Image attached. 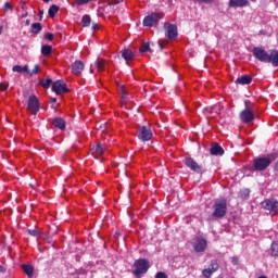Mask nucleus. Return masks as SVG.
Segmentation results:
<instances>
[{
  "label": "nucleus",
  "mask_w": 278,
  "mask_h": 278,
  "mask_svg": "<svg viewBox=\"0 0 278 278\" xmlns=\"http://www.w3.org/2000/svg\"><path fill=\"white\" fill-rule=\"evenodd\" d=\"M119 91L122 94V100H126V98H128V92L126 91V88L124 85H119Z\"/></svg>",
  "instance_id": "nucleus-34"
},
{
  "label": "nucleus",
  "mask_w": 278,
  "mask_h": 278,
  "mask_svg": "<svg viewBox=\"0 0 278 278\" xmlns=\"http://www.w3.org/2000/svg\"><path fill=\"white\" fill-rule=\"evenodd\" d=\"M197 3H212L214 0H194Z\"/></svg>",
  "instance_id": "nucleus-43"
},
{
  "label": "nucleus",
  "mask_w": 278,
  "mask_h": 278,
  "mask_svg": "<svg viewBox=\"0 0 278 278\" xmlns=\"http://www.w3.org/2000/svg\"><path fill=\"white\" fill-rule=\"evenodd\" d=\"M38 72H40V66L38 64H36L35 67H33L31 72H30V76L37 74Z\"/></svg>",
  "instance_id": "nucleus-36"
},
{
  "label": "nucleus",
  "mask_w": 278,
  "mask_h": 278,
  "mask_svg": "<svg viewBox=\"0 0 278 278\" xmlns=\"http://www.w3.org/2000/svg\"><path fill=\"white\" fill-rule=\"evenodd\" d=\"M105 152V148L103 146H101V143H96L92 149H91V153H92V156L94 159H98L100 157L101 155H103Z\"/></svg>",
  "instance_id": "nucleus-16"
},
{
  "label": "nucleus",
  "mask_w": 278,
  "mask_h": 278,
  "mask_svg": "<svg viewBox=\"0 0 278 278\" xmlns=\"http://www.w3.org/2000/svg\"><path fill=\"white\" fill-rule=\"evenodd\" d=\"M250 189L245 188L239 192L240 199L247 200L250 199Z\"/></svg>",
  "instance_id": "nucleus-32"
},
{
  "label": "nucleus",
  "mask_w": 278,
  "mask_h": 278,
  "mask_svg": "<svg viewBox=\"0 0 278 278\" xmlns=\"http://www.w3.org/2000/svg\"><path fill=\"white\" fill-rule=\"evenodd\" d=\"M28 16V12H24L22 15H21V18H26Z\"/></svg>",
  "instance_id": "nucleus-48"
},
{
  "label": "nucleus",
  "mask_w": 278,
  "mask_h": 278,
  "mask_svg": "<svg viewBox=\"0 0 278 278\" xmlns=\"http://www.w3.org/2000/svg\"><path fill=\"white\" fill-rule=\"evenodd\" d=\"M59 11H60V7H58L56 4H53L50 7V9H48V15L51 18H55Z\"/></svg>",
  "instance_id": "nucleus-26"
},
{
  "label": "nucleus",
  "mask_w": 278,
  "mask_h": 278,
  "mask_svg": "<svg viewBox=\"0 0 278 278\" xmlns=\"http://www.w3.org/2000/svg\"><path fill=\"white\" fill-rule=\"evenodd\" d=\"M27 110L31 115H37L40 111V101L35 94L28 98Z\"/></svg>",
  "instance_id": "nucleus-7"
},
{
  "label": "nucleus",
  "mask_w": 278,
  "mask_h": 278,
  "mask_svg": "<svg viewBox=\"0 0 278 278\" xmlns=\"http://www.w3.org/2000/svg\"><path fill=\"white\" fill-rule=\"evenodd\" d=\"M239 119L241 123L250 124L255 119V111L254 109H245L241 111L239 114Z\"/></svg>",
  "instance_id": "nucleus-8"
},
{
  "label": "nucleus",
  "mask_w": 278,
  "mask_h": 278,
  "mask_svg": "<svg viewBox=\"0 0 278 278\" xmlns=\"http://www.w3.org/2000/svg\"><path fill=\"white\" fill-rule=\"evenodd\" d=\"M42 31V25H41V23H33L31 24V30H30V33L33 34V35H38V34H40Z\"/></svg>",
  "instance_id": "nucleus-27"
},
{
  "label": "nucleus",
  "mask_w": 278,
  "mask_h": 278,
  "mask_svg": "<svg viewBox=\"0 0 278 278\" xmlns=\"http://www.w3.org/2000/svg\"><path fill=\"white\" fill-rule=\"evenodd\" d=\"M166 36H167L168 39L177 38L178 37V27L174 24H168Z\"/></svg>",
  "instance_id": "nucleus-17"
},
{
  "label": "nucleus",
  "mask_w": 278,
  "mask_h": 278,
  "mask_svg": "<svg viewBox=\"0 0 278 278\" xmlns=\"http://www.w3.org/2000/svg\"><path fill=\"white\" fill-rule=\"evenodd\" d=\"M84 27H89L91 24L90 15L86 14L84 15L83 20L80 21Z\"/></svg>",
  "instance_id": "nucleus-33"
},
{
  "label": "nucleus",
  "mask_w": 278,
  "mask_h": 278,
  "mask_svg": "<svg viewBox=\"0 0 278 278\" xmlns=\"http://www.w3.org/2000/svg\"><path fill=\"white\" fill-rule=\"evenodd\" d=\"M52 124L56 129H61V130L66 129V122L62 117H54L52 121Z\"/></svg>",
  "instance_id": "nucleus-19"
},
{
  "label": "nucleus",
  "mask_w": 278,
  "mask_h": 278,
  "mask_svg": "<svg viewBox=\"0 0 278 278\" xmlns=\"http://www.w3.org/2000/svg\"><path fill=\"white\" fill-rule=\"evenodd\" d=\"M274 170H277L278 172V161L276 164H274Z\"/></svg>",
  "instance_id": "nucleus-50"
},
{
  "label": "nucleus",
  "mask_w": 278,
  "mask_h": 278,
  "mask_svg": "<svg viewBox=\"0 0 278 278\" xmlns=\"http://www.w3.org/2000/svg\"><path fill=\"white\" fill-rule=\"evenodd\" d=\"M258 278H267L266 276H261V277H258Z\"/></svg>",
  "instance_id": "nucleus-56"
},
{
  "label": "nucleus",
  "mask_w": 278,
  "mask_h": 278,
  "mask_svg": "<svg viewBox=\"0 0 278 278\" xmlns=\"http://www.w3.org/2000/svg\"><path fill=\"white\" fill-rule=\"evenodd\" d=\"M96 0H76L75 2H74V4H76V5H84V4H88V3H90V2H94Z\"/></svg>",
  "instance_id": "nucleus-35"
},
{
  "label": "nucleus",
  "mask_w": 278,
  "mask_h": 278,
  "mask_svg": "<svg viewBox=\"0 0 278 278\" xmlns=\"http://www.w3.org/2000/svg\"><path fill=\"white\" fill-rule=\"evenodd\" d=\"M219 269V264L217 261H212L208 265V268L202 270V276L205 278H211L214 273H217Z\"/></svg>",
  "instance_id": "nucleus-13"
},
{
  "label": "nucleus",
  "mask_w": 278,
  "mask_h": 278,
  "mask_svg": "<svg viewBox=\"0 0 278 278\" xmlns=\"http://www.w3.org/2000/svg\"><path fill=\"white\" fill-rule=\"evenodd\" d=\"M71 68L73 74H75L76 76H79L85 68V64L83 61H76L72 63Z\"/></svg>",
  "instance_id": "nucleus-15"
},
{
  "label": "nucleus",
  "mask_w": 278,
  "mask_h": 278,
  "mask_svg": "<svg viewBox=\"0 0 278 278\" xmlns=\"http://www.w3.org/2000/svg\"><path fill=\"white\" fill-rule=\"evenodd\" d=\"M230 261H231L232 265H235V266H237L238 263H239V260H238L237 256H232V257L230 258Z\"/></svg>",
  "instance_id": "nucleus-42"
},
{
  "label": "nucleus",
  "mask_w": 278,
  "mask_h": 278,
  "mask_svg": "<svg viewBox=\"0 0 278 278\" xmlns=\"http://www.w3.org/2000/svg\"><path fill=\"white\" fill-rule=\"evenodd\" d=\"M52 0H41L43 3H50Z\"/></svg>",
  "instance_id": "nucleus-53"
},
{
  "label": "nucleus",
  "mask_w": 278,
  "mask_h": 278,
  "mask_svg": "<svg viewBox=\"0 0 278 278\" xmlns=\"http://www.w3.org/2000/svg\"><path fill=\"white\" fill-rule=\"evenodd\" d=\"M223 106L220 103L214 104L213 106L205 108L204 112L208 114H220Z\"/></svg>",
  "instance_id": "nucleus-22"
},
{
  "label": "nucleus",
  "mask_w": 278,
  "mask_h": 278,
  "mask_svg": "<svg viewBox=\"0 0 278 278\" xmlns=\"http://www.w3.org/2000/svg\"><path fill=\"white\" fill-rule=\"evenodd\" d=\"M94 65H96V68L98 72H105V65H106V62L105 60L103 59H97L96 62H94Z\"/></svg>",
  "instance_id": "nucleus-24"
},
{
  "label": "nucleus",
  "mask_w": 278,
  "mask_h": 278,
  "mask_svg": "<svg viewBox=\"0 0 278 278\" xmlns=\"http://www.w3.org/2000/svg\"><path fill=\"white\" fill-rule=\"evenodd\" d=\"M92 28H93V30H97V29L99 28V25H98V24H94V25L92 26Z\"/></svg>",
  "instance_id": "nucleus-52"
},
{
  "label": "nucleus",
  "mask_w": 278,
  "mask_h": 278,
  "mask_svg": "<svg viewBox=\"0 0 278 278\" xmlns=\"http://www.w3.org/2000/svg\"><path fill=\"white\" fill-rule=\"evenodd\" d=\"M121 58L125 61H132L136 59V54L130 49H124L121 51Z\"/></svg>",
  "instance_id": "nucleus-20"
},
{
  "label": "nucleus",
  "mask_w": 278,
  "mask_h": 278,
  "mask_svg": "<svg viewBox=\"0 0 278 278\" xmlns=\"http://www.w3.org/2000/svg\"><path fill=\"white\" fill-rule=\"evenodd\" d=\"M4 271V268L2 265H0V273H3Z\"/></svg>",
  "instance_id": "nucleus-54"
},
{
  "label": "nucleus",
  "mask_w": 278,
  "mask_h": 278,
  "mask_svg": "<svg viewBox=\"0 0 278 278\" xmlns=\"http://www.w3.org/2000/svg\"><path fill=\"white\" fill-rule=\"evenodd\" d=\"M52 91L55 94H64L68 92V89L64 80L59 79L52 84Z\"/></svg>",
  "instance_id": "nucleus-11"
},
{
  "label": "nucleus",
  "mask_w": 278,
  "mask_h": 278,
  "mask_svg": "<svg viewBox=\"0 0 278 278\" xmlns=\"http://www.w3.org/2000/svg\"><path fill=\"white\" fill-rule=\"evenodd\" d=\"M21 268L23 269L24 274H26L28 276V278H33L34 266L31 264H22Z\"/></svg>",
  "instance_id": "nucleus-23"
},
{
  "label": "nucleus",
  "mask_w": 278,
  "mask_h": 278,
  "mask_svg": "<svg viewBox=\"0 0 278 278\" xmlns=\"http://www.w3.org/2000/svg\"><path fill=\"white\" fill-rule=\"evenodd\" d=\"M54 38H55V36L53 34H51V33H47L45 35V39L46 40L52 41Z\"/></svg>",
  "instance_id": "nucleus-38"
},
{
  "label": "nucleus",
  "mask_w": 278,
  "mask_h": 278,
  "mask_svg": "<svg viewBox=\"0 0 278 278\" xmlns=\"http://www.w3.org/2000/svg\"><path fill=\"white\" fill-rule=\"evenodd\" d=\"M51 84H52V79L50 77H47V79H40L39 80V86L41 88H45V89H48L51 87Z\"/></svg>",
  "instance_id": "nucleus-29"
},
{
  "label": "nucleus",
  "mask_w": 278,
  "mask_h": 278,
  "mask_svg": "<svg viewBox=\"0 0 278 278\" xmlns=\"http://www.w3.org/2000/svg\"><path fill=\"white\" fill-rule=\"evenodd\" d=\"M122 2H123V0H108L109 5H116V4L122 3Z\"/></svg>",
  "instance_id": "nucleus-39"
},
{
  "label": "nucleus",
  "mask_w": 278,
  "mask_h": 278,
  "mask_svg": "<svg viewBox=\"0 0 278 278\" xmlns=\"http://www.w3.org/2000/svg\"><path fill=\"white\" fill-rule=\"evenodd\" d=\"M249 4V0H229V8H244Z\"/></svg>",
  "instance_id": "nucleus-18"
},
{
  "label": "nucleus",
  "mask_w": 278,
  "mask_h": 278,
  "mask_svg": "<svg viewBox=\"0 0 278 278\" xmlns=\"http://www.w3.org/2000/svg\"><path fill=\"white\" fill-rule=\"evenodd\" d=\"M160 47L163 48V46L161 45V42H159Z\"/></svg>",
  "instance_id": "nucleus-57"
},
{
  "label": "nucleus",
  "mask_w": 278,
  "mask_h": 278,
  "mask_svg": "<svg viewBox=\"0 0 278 278\" xmlns=\"http://www.w3.org/2000/svg\"><path fill=\"white\" fill-rule=\"evenodd\" d=\"M137 139H139L141 142H149L151 139H153V131H151L149 126L143 125L137 129Z\"/></svg>",
  "instance_id": "nucleus-5"
},
{
  "label": "nucleus",
  "mask_w": 278,
  "mask_h": 278,
  "mask_svg": "<svg viewBox=\"0 0 278 278\" xmlns=\"http://www.w3.org/2000/svg\"><path fill=\"white\" fill-rule=\"evenodd\" d=\"M278 159V153L273 152L267 154L265 157L253 159V167L256 172L266 170L270 164H273Z\"/></svg>",
  "instance_id": "nucleus-2"
},
{
  "label": "nucleus",
  "mask_w": 278,
  "mask_h": 278,
  "mask_svg": "<svg viewBox=\"0 0 278 278\" xmlns=\"http://www.w3.org/2000/svg\"><path fill=\"white\" fill-rule=\"evenodd\" d=\"M28 233L31 236V237H37V230H35V229H29L28 230Z\"/></svg>",
  "instance_id": "nucleus-46"
},
{
  "label": "nucleus",
  "mask_w": 278,
  "mask_h": 278,
  "mask_svg": "<svg viewBox=\"0 0 278 278\" xmlns=\"http://www.w3.org/2000/svg\"><path fill=\"white\" fill-rule=\"evenodd\" d=\"M252 80H253L252 76L244 75V76L238 77L237 80H236V84L241 85V86H245V85H250L252 83Z\"/></svg>",
  "instance_id": "nucleus-21"
},
{
  "label": "nucleus",
  "mask_w": 278,
  "mask_h": 278,
  "mask_svg": "<svg viewBox=\"0 0 278 278\" xmlns=\"http://www.w3.org/2000/svg\"><path fill=\"white\" fill-rule=\"evenodd\" d=\"M184 164L190 168L191 170L195 172L197 174H203L204 170H203V167L200 166L193 157H187V159H184Z\"/></svg>",
  "instance_id": "nucleus-10"
},
{
  "label": "nucleus",
  "mask_w": 278,
  "mask_h": 278,
  "mask_svg": "<svg viewBox=\"0 0 278 278\" xmlns=\"http://www.w3.org/2000/svg\"><path fill=\"white\" fill-rule=\"evenodd\" d=\"M245 109H253V104L251 103V101L247 100L244 102Z\"/></svg>",
  "instance_id": "nucleus-45"
},
{
  "label": "nucleus",
  "mask_w": 278,
  "mask_h": 278,
  "mask_svg": "<svg viewBox=\"0 0 278 278\" xmlns=\"http://www.w3.org/2000/svg\"><path fill=\"white\" fill-rule=\"evenodd\" d=\"M25 25H26V26L31 25V21H30V20H26Z\"/></svg>",
  "instance_id": "nucleus-49"
},
{
  "label": "nucleus",
  "mask_w": 278,
  "mask_h": 278,
  "mask_svg": "<svg viewBox=\"0 0 278 278\" xmlns=\"http://www.w3.org/2000/svg\"><path fill=\"white\" fill-rule=\"evenodd\" d=\"M12 72H13V73L29 74L28 65H24V66L14 65V66L12 67Z\"/></svg>",
  "instance_id": "nucleus-25"
},
{
  "label": "nucleus",
  "mask_w": 278,
  "mask_h": 278,
  "mask_svg": "<svg viewBox=\"0 0 278 278\" xmlns=\"http://www.w3.org/2000/svg\"><path fill=\"white\" fill-rule=\"evenodd\" d=\"M9 88V84L0 83V91H5Z\"/></svg>",
  "instance_id": "nucleus-41"
},
{
  "label": "nucleus",
  "mask_w": 278,
  "mask_h": 278,
  "mask_svg": "<svg viewBox=\"0 0 278 278\" xmlns=\"http://www.w3.org/2000/svg\"><path fill=\"white\" fill-rule=\"evenodd\" d=\"M43 10H39V21H42Z\"/></svg>",
  "instance_id": "nucleus-47"
},
{
  "label": "nucleus",
  "mask_w": 278,
  "mask_h": 278,
  "mask_svg": "<svg viewBox=\"0 0 278 278\" xmlns=\"http://www.w3.org/2000/svg\"><path fill=\"white\" fill-rule=\"evenodd\" d=\"M20 3H21V9L24 11H27L26 2L24 0H21Z\"/></svg>",
  "instance_id": "nucleus-44"
},
{
  "label": "nucleus",
  "mask_w": 278,
  "mask_h": 278,
  "mask_svg": "<svg viewBox=\"0 0 278 278\" xmlns=\"http://www.w3.org/2000/svg\"><path fill=\"white\" fill-rule=\"evenodd\" d=\"M3 10H4V12H9V10H13V7L11 5V3L10 2H5L4 3V7H3Z\"/></svg>",
  "instance_id": "nucleus-37"
},
{
  "label": "nucleus",
  "mask_w": 278,
  "mask_h": 278,
  "mask_svg": "<svg viewBox=\"0 0 278 278\" xmlns=\"http://www.w3.org/2000/svg\"><path fill=\"white\" fill-rule=\"evenodd\" d=\"M262 207L265 211H270L273 215H278V201L276 199H267L262 202Z\"/></svg>",
  "instance_id": "nucleus-9"
},
{
  "label": "nucleus",
  "mask_w": 278,
  "mask_h": 278,
  "mask_svg": "<svg viewBox=\"0 0 278 278\" xmlns=\"http://www.w3.org/2000/svg\"><path fill=\"white\" fill-rule=\"evenodd\" d=\"M155 278H168V276L164 271H157Z\"/></svg>",
  "instance_id": "nucleus-40"
},
{
  "label": "nucleus",
  "mask_w": 278,
  "mask_h": 278,
  "mask_svg": "<svg viewBox=\"0 0 278 278\" xmlns=\"http://www.w3.org/2000/svg\"><path fill=\"white\" fill-rule=\"evenodd\" d=\"M3 33V26H0V35Z\"/></svg>",
  "instance_id": "nucleus-55"
},
{
  "label": "nucleus",
  "mask_w": 278,
  "mask_h": 278,
  "mask_svg": "<svg viewBox=\"0 0 278 278\" xmlns=\"http://www.w3.org/2000/svg\"><path fill=\"white\" fill-rule=\"evenodd\" d=\"M211 154L213 156H223L225 155V149L218 142H213L211 144Z\"/></svg>",
  "instance_id": "nucleus-14"
},
{
  "label": "nucleus",
  "mask_w": 278,
  "mask_h": 278,
  "mask_svg": "<svg viewBox=\"0 0 278 278\" xmlns=\"http://www.w3.org/2000/svg\"><path fill=\"white\" fill-rule=\"evenodd\" d=\"M140 53H150L151 52V48H150V43L149 42H143L139 49Z\"/></svg>",
  "instance_id": "nucleus-31"
},
{
  "label": "nucleus",
  "mask_w": 278,
  "mask_h": 278,
  "mask_svg": "<svg viewBox=\"0 0 278 278\" xmlns=\"http://www.w3.org/2000/svg\"><path fill=\"white\" fill-rule=\"evenodd\" d=\"M207 241L203 238H197L192 243L193 251L197 253H203L206 250Z\"/></svg>",
  "instance_id": "nucleus-12"
},
{
  "label": "nucleus",
  "mask_w": 278,
  "mask_h": 278,
  "mask_svg": "<svg viewBox=\"0 0 278 278\" xmlns=\"http://www.w3.org/2000/svg\"><path fill=\"white\" fill-rule=\"evenodd\" d=\"M253 56L261 63H269L271 66H278V50L273 49L270 53H268L265 49L261 47H255L252 50Z\"/></svg>",
  "instance_id": "nucleus-1"
},
{
  "label": "nucleus",
  "mask_w": 278,
  "mask_h": 278,
  "mask_svg": "<svg viewBox=\"0 0 278 278\" xmlns=\"http://www.w3.org/2000/svg\"><path fill=\"white\" fill-rule=\"evenodd\" d=\"M164 17L163 13H151L150 15L146 16L143 18V26L146 27H153L156 25L161 18Z\"/></svg>",
  "instance_id": "nucleus-6"
},
{
  "label": "nucleus",
  "mask_w": 278,
  "mask_h": 278,
  "mask_svg": "<svg viewBox=\"0 0 278 278\" xmlns=\"http://www.w3.org/2000/svg\"><path fill=\"white\" fill-rule=\"evenodd\" d=\"M40 53L43 56H49L52 53V47L48 45L41 46Z\"/></svg>",
  "instance_id": "nucleus-28"
},
{
  "label": "nucleus",
  "mask_w": 278,
  "mask_h": 278,
  "mask_svg": "<svg viewBox=\"0 0 278 278\" xmlns=\"http://www.w3.org/2000/svg\"><path fill=\"white\" fill-rule=\"evenodd\" d=\"M58 99L55 97L51 98V102L56 103Z\"/></svg>",
  "instance_id": "nucleus-51"
},
{
  "label": "nucleus",
  "mask_w": 278,
  "mask_h": 278,
  "mask_svg": "<svg viewBox=\"0 0 278 278\" xmlns=\"http://www.w3.org/2000/svg\"><path fill=\"white\" fill-rule=\"evenodd\" d=\"M135 270L132 274L136 278H140V275H144L148 273L150 264L147 258H139L134 263Z\"/></svg>",
  "instance_id": "nucleus-4"
},
{
  "label": "nucleus",
  "mask_w": 278,
  "mask_h": 278,
  "mask_svg": "<svg viewBox=\"0 0 278 278\" xmlns=\"http://www.w3.org/2000/svg\"><path fill=\"white\" fill-rule=\"evenodd\" d=\"M270 255L273 257H278V242H273L270 245Z\"/></svg>",
  "instance_id": "nucleus-30"
},
{
  "label": "nucleus",
  "mask_w": 278,
  "mask_h": 278,
  "mask_svg": "<svg viewBox=\"0 0 278 278\" xmlns=\"http://www.w3.org/2000/svg\"><path fill=\"white\" fill-rule=\"evenodd\" d=\"M227 214V200L220 199L216 200L213 205V217L216 219H222Z\"/></svg>",
  "instance_id": "nucleus-3"
}]
</instances>
